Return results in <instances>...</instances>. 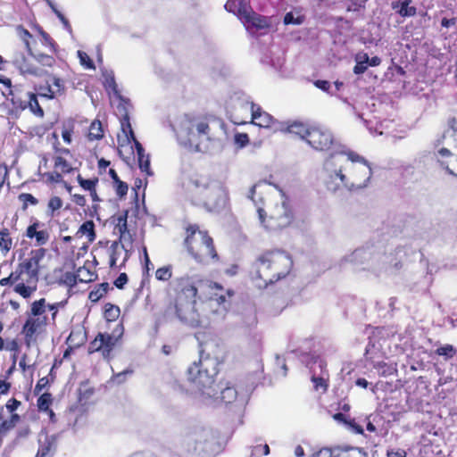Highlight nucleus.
I'll use <instances>...</instances> for the list:
<instances>
[{
    "instance_id": "c85d7f7f",
    "label": "nucleus",
    "mask_w": 457,
    "mask_h": 457,
    "mask_svg": "<svg viewBox=\"0 0 457 457\" xmlns=\"http://www.w3.org/2000/svg\"><path fill=\"white\" fill-rule=\"evenodd\" d=\"M87 340V333L83 328H78L71 331L69 337L66 339L68 345H71L75 347H79L85 344Z\"/></svg>"
},
{
    "instance_id": "cd10ccee",
    "label": "nucleus",
    "mask_w": 457,
    "mask_h": 457,
    "mask_svg": "<svg viewBox=\"0 0 457 457\" xmlns=\"http://www.w3.org/2000/svg\"><path fill=\"white\" fill-rule=\"evenodd\" d=\"M104 129L103 127L102 122L99 120H94L88 128L87 134L86 135V137L87 141L93 142V141H98L104 138Z\"/></svg>"
},
{
    "instance_id": "e433bc0d",
    "label": "nucleus",
    "mask_w": 457,
    "mask_h": 457,
    "mask_svg": "<svg viewBox=\"0 0 457 457\" xmlns=\"http://www.w3.org/2000/svg\"><path fill=\"white\" fill-rule=\"evenodd\" d=\"M327 377L325 378L323 375L320 377L312 375V382L313 383V387L316 391H321L322 393H326L328 388V374H326Z\"/></svg>"
},
{
    "instance_id": "ddd939ff",
    "label": "nucleus",
    "mask_w": 457,
    "mask_h": 457,
    "mask_svg": "<svg viewBox=\"0 0 457 457\" xmlns=\"http://www.w3.org/2000/svg\"><path fill=\"white\" fill-rule=\"evenodd\" d=\"M305 141L315 150L328 151L334 145L335 139L329 129L320 126H311Z\"/></svg>"
},
{
    "instance_id": "423d86ee",
    "label": "nucleus",
    "mask_w": 457,
    "mask_h": 457,
    "mask_svg": "<svg viewBox=\"0 0 457 457\" xmlns=\"http://www.w3.org/2000/svg\"><path fill=\"white\" fill-rule=\"evenodd\" d=\"M184 245L188 253L199 263L219 259L213 239L208 231L201 230L197 224L186 225Z\"/></svg>"
},
{
    "instance_id": "680f3d73",
    "label": "nucleus",
    "mask_w": 457,
    "mask_h": 457,
    "mask_svg": "<svg viewBox=\"0 0 457 457\" xmlns=\"http://www.w3.org/2000/svg\"><path fill=\"white\" fill-rule=\"evenodd\" d=\"M49 384V380L47 378V377H43L41 378L38 379V381L37 382V385L34 388V393L35 394H39L45 387H46Z\"/></svg>"
},
{
    "instance_id": "4468645a",
    "label": "nucleus",
    "mask_w": 457,
    "mask_h": 457,
    "mask_svg": "<svg viewBox=\"0 0 457 457\" xmlns=\"http://www.w3.org/2000/svg\"><path fill=\"white\" fill-rule=\"evenodd\" d=\"M54 170L45 172L42 179L46 185H55L63 182V175L73 172L71 162H70L64 156L54 155Z\"/></svg>"
},
{
    "instance_id": "0eeeda50",
    "label": "nucleus",
    "mask_w": 457,
    "mask_h": 457,
    "mask_svg": "<svg viewBox=\"0 0 457 457\" xmlns=\"http://www.w3.org/2000/svg\"><path fill=\"white\" fill-rule=\"evenodd\" d=\"M188 189L195 204L204 206H216L228 198L225 186L205 176L191 179Z\"/></svg>"
},
{
    "instance_id": "0e129e2a",
    "label": "nucleus",
    "mask_w": 457,
    "mask_h": 457,
    "mask_svg": "<svg viewBox=\"0 0 457 457\" xmlns=\"http://www.w3.org/2000/svg\"><path fill=\"white\" fill-rule=\"evenodd\" d=\"M386 457H407V453L403 449H392L386 452Z\"/></svg>"
},
{
    "instance_id": "20e7f679",
    "label": "nucleus",
    "mask_w": 457,
    "mask_h": 457,
    "mask_svg": "<svg viewBox=\"0 0 457 457\" xmlns=\"http://www.w3.org/2000/svg\"><path fill=\"white\" fill-rule=\"evenodd\" d=\"M340 167L336 170V177L350 191L366 187L372 176L368 162L358 154L348 151L339 154Z\"/></svg>"
},
{
    "instance_id": "6e6552de",
    "label": "nucleus",
    "mask_w": 457,
    "mask_h": 457,
    "mask_svg": "<svg viewBox=\"0 0 457 457\" xmlns=\"http://www.w3.org/2000/svg\"><path fill=\"white\" fill-rule=\"evenodd\" d=\"M123 334V323L120 321L111 334L99 332L96 337L89 342L87 353L89 354L98 353L104 360H110L112 356L113 350L120 344Z\"/></svg>"
},
{
    "instance_id": "09e8293b",
    "label": "nucleus",
    "mask_w": 457,
    "mask_h": 457,
    "mask_svg": "<svg viewBox=\"0 0 457 457\" xmlns=\"http://www.w3.org/2000/svg\"><path fill=\"white\" fill-rule=\"evenodd\" d=\"M36 60L37 61V62L42 66V67H53L56 61L55 59L54 58V56L52 55H48V54H38L36 58Z\"/></svg>"
},
{
    "instance_id": "f704fd0d",
    "label": "nucleus",
    "mask_w": 457,
    "mask_h": 457,
    "mask_svg": "<svg viewBox=\"0 0 457 457\" xmlns=\"http://www.w3.org/2000/svg\"><path fill=\"white\" fill-rule=\"evenodd\" d=\"M172 274H173L172 265H170V264L164 265L162 267H159L155 270V278L158 281L167 282V281L170 280V278H172Z\"/></svg>"
},
{
    "instance_id": "774afa93",
    "label": "nucleus",
    "mask_w": 457,
    "mask_h": 457,
    "mask_svg": "<svg viewBox=\"0 0 457 457\" xmlns=\"http://www.w3.org/2000/svg\"><path fill=\"white\" fill-rule=\"evenodd\" d=\"M110 162L105 160L104 158H101L98 160V170H99V173L102 174L103 172L105 171L106 168L110 165Z\"/></svg>"
},
{
    "instance_id": "69168bd1",
    "label": "nucleus",
    "mask_w": 457,
    "mask_h": 457,
    "mask_svg": "<svg viewBox=\"0 0 457 457\" xmlns=\"http://www.w3.org/2000/svg\"><path fill=\"white\" fill-rule=\"evenodd\" d=\"M314 85L325 92H328L330 89V83L328 80L317 79L314 81Z\"/></svg>"
},
{
    "instance_id": "bf43d9fd",
    "label": "nucleus",
    "mask_w": 457,
    "mask_h": 457,
    "mask_svg": "<svg viewBox=\"0 0 457 457\" xmlns=\"http://www.w3.org/2000/svg\"><path fill=\"white\" fill-rule=\"evenodd\" d=\"M21 403L16 398H11L7 401L5 407L9 412L12 413L21 406Z\"/></svg>"
},
{
    "instance_id": "c9c22d12",
    "label": "nucleus",
    "mask_w": 457,
    "mask_h": 457,
    "mask_svg": "<svg viewBox=\"0 0 457 457\" xmlns=\"http://www.w3.org/2000/svg\"><path fill=\"white\" fill-rule=\"evenodd\" d=\"M134 373V370L131 368L126 369L120 372L113 374L110 380L109 384L120 386L125 383L128 379L129 376H131Z\"/></svg>"
},
{
    "instance_id": "f257e3e1",
    "label": "nucleus",
    "mask_w": 457,
    "mask_h": 457,
    "mask_svg": "<svg viewBox=\"0 0 457 457\" xmlns=\"http://www.w3.org/2000/svg\"><path fill=\"white\" fill-rule=\"evenodd\" d=\"M203 287L212 291L206 296L208 301L216 302L218 305L227 302L221 285L207 278L194 281L188 275L180 276L170 281L166 287L169 301L162 312V317L164 320L176 318L190 328L202 327L204 317L196 308V297L199 288Z\"/></svg>"
},
{
    "instance_id": "1a4fd4ad",
    "label": "nucleus",
    "mask_w": 457,
    "mask_h": 457,
    "mask_svg": "<svg viewBox=\"0 0 457 457\" xmlns=\"http://www.w3.org/2000/svg\"><path fill=\"white\" fill-rule=\"evenodd\" d=\"M116 228L120 233V238L112 242L107 249L108 263L111 269L125 266L129 259V253L120 243L121 237L128 232V211H125L117 218Z\"/></svg>"
},
{
    "instance_id": "338daca9",
    "label": "nucleus",
    "mask_w": 457,
    "mask_h": 457,
    "mask_svg": "<svg viewBox=\"0 0 457 457\" xmlns=\"http://www.w3.org/2000/svg\"><path fill=\"white\" fill-rule=\"evenodd\" d=\"M49 452L50 445H45L38 449L36 457H46L49 454Z\"/></svg>"
},
{
    "instance_id": "39448f33",
    "label": "nucleus",
    "mask_w": 457,
    "mask_h": 457,
    "mask_svg": "<svg viewBox=\"0 0 457 457\" xmlns=\"http://www.w3.org/2000/svg\"><path fill=\"white\" fill-rule=\"evenodd\" d=\"M281 192L279 203L268 204L262 202V206H257V213L260 222L270 230H278L289 227L294 220L295 214L288 197Z\"/></svg>"
},
{
    "instance_id": "72a5a7b5",
    "label": "nucleus",
    "mask_w": 457,
    "mask_h": 457,
    "mask_svg": "<svg viewBox=\"0 0 457 457\" xmlns=\"http://www.w3.org/2000/svg\"><path fill=\"white\" fill-rule=\"evenodd\" d=\"M120 314V309L118 305L112 304L111 303H107L104 305V317L106 320V321H115L118 320Z\"/></svg>"
},
{
    "instance_id": "9b49d317",
    "label": "nucleus",
    "mask_w": 457,
    "mask_h": 457,
    "mask_svg": "<svg viewBox=\"0 0 457 457\" xmlns=\"http://www.w3.org/2000/svg\"><path fill=\"white\" fill-rule=\"evenodd\" d=\"M244 23L246 30L259 31L265 30L262 34H266L271 28V19L254 12L252 7L245 3H240L236 12Z\"/></svg>"
},
{
    "instance_id": "4c0bfd02",
    "label": "nucleus",
    "mask_w": 457,
    "mask_h": 457,
    "mask_svg": "<svg viewBox=\"0 0 457 457\" xmlns=\"http://www.w3.org/2000/svg\"><path fill=\"white\" fill-rule=\"evenodd\" d=\"M53 403V397L50 393L42 394L37 401V406L40 411H48Z\"/></svg>"
},
{
    "instance_id": "ea45409f",
    "label": "nucleus",
    "mask_w": 457,
    "mask_h": 457,
    "mask_svg": "<svg viewBox=\"0 0 457 457\" xmlns=\"http://www.w3.org/2000/svg\"><path fill=\"white\" fill-rule=\"evenodd\" d=\"M19 201L22 204L21 209L26 211L29 205H37L38 200L29 193H21L18 195Z\"/></svg>"
},
{
    "instance_id": "7ed1b4c3",
    "label": "nucleus",
    "mask_w": 457,
    "mask_h": 457,
    "mask_svg": "<svg viewBox=\"0 0 457 457\" xmlns=\"http://www.w3.org/2000/svg\"><path fill=\"white\" fill-rule=\"evenodd\" d=\"M60 303H49L46 298L35 300L27 312V319L21 328L27 346L37 343L38 337L46 333L48 325H55Z\"/></svg>"
},
{
    "instance_id": "bb28decb",
    "label": "nucleus",
    "mask_w": 457,
    "mask_h": 457,
    "mask_svg": "<svg viewBox=\"0 0 457 457\" xmlns=\"http://www.w3.org/2000/svg\"><path fill=\"white\" fill-rule=\"evenodd\" d=\"M188 378L199 386H204L205 384L211 382L212 378L209 377L205 372H203L200 369V364L194 362L188 368Z\"/></svg>"
},
{
    "instance_id": "a878e982",
    "label": "nucleus",
    "mask_w": 457,
    "mask_h": 457,
    "mask_svg": "<svg viewBox=\"0 0 457 457\" xmlns=\"http://www.w3.org/2000/svg\"><path fill=\"white\" fill-rule=\"evenodd\" d=\"M16 244L12 236L11 230L3 227L0 228V254L2 257H7L10 252L15 247Z\"/></svg>"
},
{
    "instance_id": "f3484780",
    "label": "nucleus",
    "mask_w": 457,
    "mask_h": 457,
    "mask_svg": "<svg viewBox=\"0 0 457 457\" xmlns=\"http://www.w3.org/2000/svg\"><path fill=\"white\" fill-rule=\"evenodd\" d=\"M24 236L30 240L34 239L35 245L39 247L46 245L50 240V233L45 228V224L37 220L27 227Z\"/></svg>"
},
{
    "instance_id": "dca6fc26",
    "label": "nucleus",
    "mask_w": 457,
    "mask_h": 457,
    "mask_svg": "<svg viewBox=\"0 0 457 457\" xmlns=\"http://www.w3.org/2000/svg\"><path fill=\"white\" fill-rule=\"evenodd\" d=\"M47 250L44 247L31 249L28 255L18 263L23 269L29 270L39 277L41 262L44 260Z\"/></svg>"
},
{
    "instance_id": "4be33fe9",
    "label": "nucleus",
    "mask_w": 457,
    "mask_h": 457,
    "mask_svg": "<svg viewBox=\"0 0 457 457\" xmlns=\"http://www.w3.org/2000/svg\"><path fill=\"white\" fill-rule=\"evenodd\" d=\"M46 93L42 95L49 99L62 96L65 93V82L54 75H49L46 80Z\"/></svg>"
},
{
    "instance_id": "e2e57ef3",
    "label": "nucleus",
    "mask_w": 457,
    "mask_h": 457,
    "mask_svg": "<svg viewBox=\"0 0 457 457\" xmlns=\"http://www.w3.org/2000/svg\"><path fill=\"white\" fill-rule=\"evenodd\" d=\"M284 23L286 25L288 24H301L302 19L301 18H295L292 12H287L284 16Z\"/></svg>"
},
{
    "instance_id": "a211bd4d",
    "label": "nucleus",
    "mask_w": 457,
    "mask_h": 457,
    "mask_svg": "<svg viewBox=\"0 0 457 457\" xmlns=\"http://www.w3.org/2000/svg\"><path fill=\"white\" fill-rule=\"evenodd\" d=\"M14 66L22 73L41 77L47 71L33 63L32 59L25 56L23 54H17L13 59Z\"/></svg>"
},
{
    "instance_id": "37998d69",
    "label": "nucleus",
    "mask_w": 457,
    "mask_h": 457,
    "mask_svg": "<svg viewBox=\"0 0 457 457\" xmlns=\"http://www.w3.org/2000/svg\"><path fill=\"white\" fill-rule=\"evenodd\" d=\"M138 165L142 172H145L147 176H152L153 171L150 169V158L148 154L145 153L142 155L137 156Z\"/></svg>"
},
{
    "instance_id": "5701e85b",
    "label": "nucleus",
    "mask_w": 457,
    "mask_h": 457,
    "mask_svg": "<svg viewBox=\"0 0 457 457\" xmlns=\"http://www.w3.org/2000/svg\"><path fill=\"white\" fill-rule=\"evenodd\" d=\"M311 127L303 122L293 120L287 122H280L278 131L284 133H293L299 136L302 139L306 140L307 134L309 133Z\"/></svg>"
},
{
    "instance_id": "49530a36",
    "label": "nucleus",
    "mask_w": 457,
    "mask_h": 457,
    "mask_svg": "<svg viewBox=\"0 0 457 457\" xmlns=\"http://www.w3.org/2000/svg\"><path fill=\"white\" fill-rule=\"evenodd\" d=\"M27 108H29L31 112H33L37 117L44 116V110L39 105L37 95L34 93L31 96V99H29V104H27Z\"/></svg>"
},
{
    "instance_id": "6ab92c4d",
    "label": "nucleus",
    "mask_w": 457,
    "mask_h": 457,
    "mask_svg": "<svg viewBox=\"0 0 457 457\" xmlns=\"http://www.w3.org/2000/svg\"><path fill=\"white\" fill-rule=\"evenodd\" d=\"M32 92L26 90L23 87H11L7 90V99H9L13 107L20 110L27 109V104H29V99H31Z\"/></svg>"
},
{
    "instance_id": "aec40b11",
    "label": "nucleus",
    "mask_w": 457,
    "mask_h": 457,
    "mask_svg": "<svg viewBox=\"0 0 457 457\" xmlns=\"http://www.w3.org/2000/svg\"><path fill=\"white\" fill-rule=\"evenodd\" d=\"M316 457H367V453L359 447H347L335 451L326 448L320 450Z\"/></svg>"
},
{
    "instance_id": "de8ad7c7",
    "label": "nucleus",
    "mask_w": 457,
    "mask_h": 457,
    "mask_svg": "<svg viewBox=\"0 0 457 457\" xmlns=\"http://www.w3.org/2000/svg\"><path fill=\"white\" fill-rule=\"evenodd\" d=\"M121 129H122V132L124 133L125 137H127L128 142L130 143L131 140L134 139L136 137H135V134L132 129V127H131V124L129 121V118L128 115H126L121 121Z\"/></svg>"
},
{
    "instance_id": "c03bdc74",
    "label": "nucleus",
    "mask_w": 457,
    "mask_h": 457,
    "mask_svg": "<svg viewBox=\"0 0 457 457\" xmlns=\"http://www.w3.org/2000/svg\"><path fill=\"white\" fill-rule=\"evenodd\" d=\"M78 57L79 59V63L87 70H96V65L90 56L84 51L79 50Z\"/></svg>"
},
{
    "instance_id": "864d4df0",
    "label": "nucleus",
    "mask_w": 457,
    "mask_h": 457,
    "mask_svg": "<svg viewBox=\"0 0 457 457\" xmlns=\"http://www.w3.org/2000/svg\"><path fill=\"white\" fill-rule=\"evenodd\" d=\"M345 426H347L350 429H352L355 434H359V435L364 434L363 428L361 425L357 424L355 422L354 419H351L349 417Z\"/></svg>"
},
{
    "instance_id": "393cba45",
    "label": "nucleus",
    "mask_w": 457,
    "mask_h": 457,
    "mask_svg": "<svg viewBox=\"0 0 457 457\" xmlns=\"http://www.w3.org/2000/svg\"><path fill=\"white\" fill-rule=\"evenodd\" d=\"M77 182L79 183V187L84 190L87 191L89 193V195L92 198L93 202H99L100 198L97 195V186L99 183L98 177H93L91 179H85L80 174H78Z\"/></svg>"
},
{
    "instance_id": "2eb2a0df",
    "label": "nucleus",
    "mask_w": 457,
    "mask_h": 457,
    "mask_svg": "<svg viewBox=\"0 0 457 457\" xmlns=\"http://www.w3.org/2000/svg\"><path fill=\"white\" fill-rule=\"evenodd\" d=\"M251 123L260 128L270 129L273 132H278L280 122L273 118L270 113L263 111L262 108L253 102L251 103Z\"/></svg>"
},
{
    "instance_id": "412c9836",
    "label": "nucleus",
    "mask_w": 457,
    "mask_h": 457,
    "mask_svg": "<svg viewBox=\"0 0 457 457\" xmlns=\"http://www.w3.org/2000/svg\"><path fill=\"white\" fill-rule=\"evenodd\" d=\"M94 394L95 389L89 386V382L87 380L81 382L78 388V399L74 405V410L84 411L86 407L89 404L90 399Z\"/></svg>"
},
{
    "instance_id": "f03ea898",
    "label": "nucleus",
    "mask_w": 457,
    "mask_h": 457,
    "mask_svg": "<svg viewBox=\"0 0 457 457\" xmlns=\"http://www.w3.org/2000/svg\"><path fill=\"white\" fill-rule=\"evenodd\" d=\"M293 266V259L287 252L266 250L256 258L255 270L251 271L250 278L256 287L264 289L285 279L291 273Z\"/></svg>"
},
{
    "instance_id": "a19ab883",
    "label": "nucleus",
    "mask_w": 457,
    "mask_h": 457,
    "mask_svg": "<svg viewBox=\"0 0 457 457\" xmlns=\"http://www.w3.org/2000/svg\"><path fill=\"white\" fill-rule=\"evenodd\" d=\"M60 281L69 287H73L79 283L78 271L76 273L67 271L64 272L60 278Z\"/></svg>"
},
{
    "instance_id": "6e6d98bb",
    "label": "nucleus",
    "mask_w": 457,
    "mask_h": 457,
    "mask_svg": "<svg viewBox=\"0 0 457 457\" xmlns=\"http://www.w3.org/2000/svg\"><path fill=\"white\" fill-rule=\"evenodd\" d=\"M129 278L125 272L120 273L114 280L113 284L118 289H123L128 283Z\"/></svg>"
},
{
    "instance_id": "603ef678",
    "label": "nucleus",
    "mask_w": 457,
    "mask_h": 457,
    "mask_svg": "<svg viewBox=\"0 0 457 457\" xmlns=\"http://www.w3.org/2000/svg\"><path fill=\"white\" fill-rule=\"evenodd\" d=\"M73 126L63 127L62 131V137L67 145H71L72 142Z\"/></svg>"
},
{
    "instance_id": "13d9d810",
    "label": "nucleus",
    "mask_w": 457,
    "mask_h": 457,
    "mask_svg": "<svg viewBox=\"0 0 457 457\" xmlns=\"http://www.w3.org/2000/svg\"><path fill=\"white\" fill-rule=\"evenodd\" d=\"M53 149L54 152V155H71V150L69 148L60 146L59 142H55L53 145Z\"/></svg>"
},
{
    "instance_id": "4d7b16f0",
    "label": "nucleus",
    "mask_w": 457,
    "mask_h": 457,
    "mask_svg": "<svg viewBox=\"0 0 457 457\" xmlns=\"http://www.w3.org/2000/svg\"><path fill=\"white\" fill-rule=\"evenodd\" d=\"M143 251H144V268H143V270H144V273L146 274V276H149V272H150L151 269L153 268V264L150 261L146 247H144Z\"/></svg>"
},
{
    "instance_id": "8fccbe9b",
    "label": "nucleus",
    "mask_w": 457,
    "mask_h": 457,
    "mask_svg": "<svg viewBox=\"0 0 457 457\" xmlns=\"http://www.w3.org/2000/svg\"><path fill=\"white\" fill-rule=\"evenodd\" d=\"M62 206V200L59 196H52L47 204V208L54 214L56 211L60 210Z\"/></svg>"
},
{
    "instance_id": "f8f14e48",
    "label": "nucleus",
    "mask_w": 457,
    "mask_h": 457,
    "mask_svg": "<svg viewBox=\"0 0 457 457\" xmlns=\"http://www.w3.org/2000/svg\"><path fill=\"white\" fill-rule=\"evenodd\" d=\"M13 272L16 278V285L13 287V291L25 299L29 298L37 290L39 277L23 269L19 264H17Z\"/></svg>"
},
{
    "instance_id": "9d476101",
    "label": "nucleus",
    "mask_w": 457,
    "mask_h": 457,
    "mask_svg": "<svg viewBox=\"0 0 457 457\" xmlns=\"http://www.w3.org/2000/svg\"><path fill=\"white\" fill-rule=\"evenodd\" d=\"M225 127L224 121L211 116H204L202 118L194 119L191 120V127L188 131V142L192 143V137L196 133L199 138H205L208 141H212L217 137V129H223Z\"/></svg>"
},
{
    "instance_id": "473e14b6",
    "label": "nucleus",
    "mask_w": 457,
    "mask_h": 457,
    "mask_svg": "<svg viewBox=\"0 0 457 457\" xmlns=\"http://www.w3.org/2000/svg\"><path fill=\"white\" fill-rule=\"evenodd\" d=\"M16 32H17L20 39L24 43L27 52L31 56H33L32 48L30 46V42L33 38L32 34L21 25L17 26Z\"/></svg>"
},
{
    "instance_id": "58836bf2",
    "label": "nucleus",
    "mask_w": 457,
    "mask_h": 457,
    "mask_svg": "<svg viewBox=\"0 0 457 457\" xmlns=\"http://www.w3.org/2000/svg\"><path fill=\"white\" fill-rule=\"evenodd\" d=\"M78 277L79 282L89 283L94 281L96 278L97 275L95 272H91L87 268L83 266L78 269Z\"/></svg>"
},
{
    "instance_id": "3c124183",
    "label": "nucleus",
    "mask_w": 457,
    "mask_h": 457,
    "mask_svg": "<svg viewBox=\"0 0 457 457\" xmlns=\"http://www.w3.org/2000/svg\"><path fill=\"white\" fill-rule=\"evenodd\" d=\"M234 139L235 144L239 147H245L249 144V137L246 133H237Z\"/></svg>"
},
{
    "instance_id": "b1692460",
    "label": "nucleus",
    "mask_w": 457,
    "mask_h": 457,
    "mask_svg": "<svg viewBox=\"0 0 457 457\" xmlns=\"http://www.w3.org/2000/svg\"><path fill=\"white\" fill-rule=\"evenodd\" d=\"M411 3V0H392L391 8L403 18L414 17L417 8Z\"/></svg>"
},
{
    "instance_id": "5fc2aeb1",
    "label": "nucleus",
    "mask_w": 457,
    "mask_h": 457,
    "mask_svg": "<svg viewBox=\"0 0 457 457\" xmlns=\"http://www.w3.org/2000/svg\"><path fill=\"white\" fill-rule=\"evenodd\" d=\"M14 426L8 420H4L0 423V439L5 436Z\"/></svg>"
},
{
    "instance_id": "a18cd8bd",
    "label": "nucleus",
    "mask_w": 457,
    "mask_h": 457,
    "mask_svg": "<svg viewBox=\"0 0 457 457\" xmlns=\"http://www.w3.org/2000/svg\"><path fill=\"white\" fill-rule=\"evenodd\" d=\"M112 187L120 198H123L128 194L129 186L126 182L120 180V178L112 181Z\"/></svg>"
},
{
    "instance_id": "79ce46f5",
    "label": "nucleus",
    "mask_w": 457,
    "mask_h": 457,
    "mask_svg": "<svg viewBox=\"0 0 457 457\" xmlns=\"http://www.w3.org/2000/svg\"><path fill=\"white\" fill-rule=\"evenodd\" d=\"M456 349L452 345H445L436 350V354L444 356L445 360L452 359L456 354Z\"/></svg>"
},
{
    "instance_id": "7c9ffc66",
    "label": "nucleus",
    "mask_w": 457,
    "mask_h": 457,
    "mask_svg": "<svg viewBox=\"0 0 457 457\" xmlns=\"http://www.w3.org/2000/svg\"><path fill=\"white\" fill-rule=\"evenodd\" d=\"M110 285L107 282H103L96 285L88 294V299L92 303H97L102 299L109 291Z\"/></svg>"
},
{
    "instance_id": "2f4dec72",
    "label": "nucleus",
    "mask_w": 457,
    "mask_h": 457,
    "mask_svg": "<svg viewBox=\"0 0 457 457\" xmlns=\"http://www.w3.org/2000/svg\"><path fill=\"white\" fill-rule=\"evenodd\" d=\"M369 55L367 53H359L355 55L356 64L353 67V73L363 74L368 69Z\"/></svg>"
},
{
    "instance_id": "c756f323",
    "label": "nucleus",
    "mask_w": 457,
    "mask_h": 457,
    "mask_svg": "<svg viewBox=\"0 0 457 457\" xmlns=\"http://www.w3.org/2000/svg\"><path fill=\"white\" fill-rule=\"evenodd\" d=\"M77 236H86L87 241L89 243H92L95 241L96 235L95 230V223L93 220H87L83 222L80 227L79 228L77 233Z\"/></svg>"
},
{
    "instance_id": "052dcab7",
    "label": "nucleus",
    "mask_w": 457,
    "mask_h": 457,
    "mask_svg": "<svg viewBox=\"0 0 457 457\" xmlns=\"http://www.w3.org/2000/svg\"><path fill=\"white\" fill-rule=\"evenodd\" d=\"M13 285H16V278L13 271H12L8 277L0 279V286L2 287Z\"/></svg>"
}]
</instances>
